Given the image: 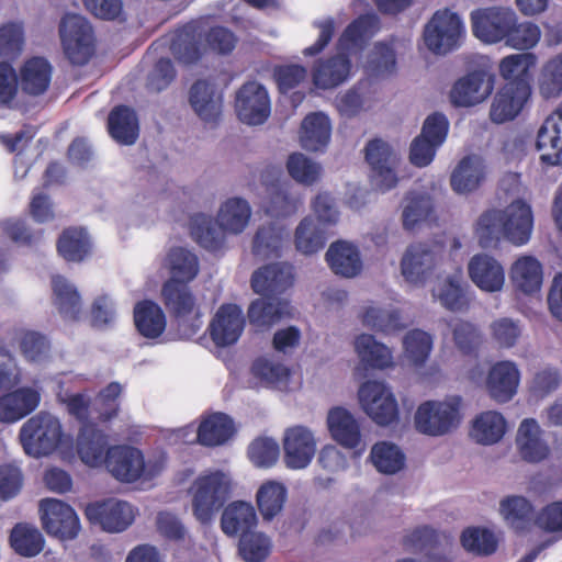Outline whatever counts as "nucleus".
<instances>
[{"label": "nucleus", "instance_id": "nucleus-17", "mask_svg": "<svg viewBox=\"0 0 562 562\" xmlns=\"http://www.w3.org/2000/svg\"><path fill=\"white\" fill-rule=\"evenodd\" d=\"M494 78L484 70H473L459 78L450 90V102L457 108H470L486 100L493 92Z\"/></svg>", "mask_w": 562, "mask_h": 562}, {"label": "nucleus", "instance_id": "nucleus-6", "mask_svg": "<svg viewBox=\"0 0 562 562\" xmlns=\"http://www.w3.org/2000/svg\"><path fill=\"white\" fill-rule=\"evenodd\" d=\"M63 435L59 419L50 413L40 412L24 423L19 437L26 454L40 458L54 452Z\"/></svg>", "mask_w": 562, "mask_h": 562}, {"label": "nucleus", "instance_id": "nucleus-4", "mask_svg": "<svg viewBox=\"0 0 562 562\" xmlns=\"http://www.w3.org/2000/svg\"><path fill=\"white\" fill-rule=\"evenodd\" d=\"M161 302L181 338L194 337L203 325L202 312L190 283L167 279L160 291Z\"/></svg>", "mask_w": 562, "mask_h": 562}, {"label": "nucleus", "instance_id": "nucleus-39", "mask_svg": "<svg viewBox=\"0 0 562 562\" xmlns=\"http://www.w3.org/2000/svg\"><path fill=\"white\" fill-rule=\"evenodd\" d=\"M290 303L286 300L274 297L255 300L248 307L249 323L259 330L270 328L272 325L290 314Z\"/></svg>", "mask_w": 562, "mask_h": 562}, {"label": "nucleus", "instance_id": "nucleus-57", "mask_svg": "<svg viewBox=\"0 0 562 562\" xmlns=\"http://www.w3.org/2000/svg\"><path fill=\"white\" fill-rule=\"evenodd\" d=\"M366 71L370 77H389L396 71V54L389 44L379 42L374 44L366 65Z\"/></svg>", "mask_w": 562, "mask_h": 562}, {"label": "nucleus", "instance_id": "nucleus-3", "mask_svg": "<svg viewBox=\"0 0 562 562\" xmlns=\"http://www.w3.org/2000/svg\"><path fill=\"white\" fill-rule=\"evenodd\" d=\"M250 214L251 210L246 200L232 198L221 206L216 221L203 213L192 215L190 234L201 247L216 251L224 244V232L234 234L243 232L249 222Z\"/></svg>", "mask_w": 562, "mask_h": 562}, {"label": "nucleus", "instance_id": "nucleus-42", "mask_svg": "<svg viewBox=\"0 0 562 562\" xmlns=\"http://www.w3.org/2000/svg\"><path fill=\"white\" fill-rule=\"evenodd\" d=\"M235 434L233 419L225 413H213L204 418L196 432V440L205 447L225 443Z\"/></svg>", "mask_w": 562, "mask_h": 562}, {"label": "nucleus", "instance_id": "nucleus-15", "mask_svg": "<svg viewBox=\"0 0 562 562\" xmlns=\"http://www.w3.org/2000/svg\"><path fill=\"white\" fill-rule=\"evenodd\" d=\"M443 246L438 243H416L408 246L402 261L401 270L405 280L424 283L435 269Z\"/></svg>", "mask_w": 562, "mask_h": 562}, {"label": "nucleus", "instance_id": "nucleus-10", "mask_svg": "<svg viewBox=\"0 0 562 562\" xmlns=\"http://www.w3.org/2000/svg\"><path fill=\"white\" fill-rule=\"evenodd\" d=\"M359 400L364 412L380 426L398 419V405L390 389L379 381H367L359 389Z\"/></svg>", "mask_w": 562, "mask_h": 562}, {"label": "nucleus", "instance_id": "nucleus-64", "mask_svg": "<svg viewBox=\"0 0 562 562\" xmlns=\"http://www.w3.org/2000/svg\"><path fill=\"white\" fill-rule=\"evenodd\" d=\"M286 169L292 179L296 182L312 186L321 176V165L312 161L302 153H293L286 161Z\"/></svg>", "mask_w": 562, "mask_h": 562}, {"label": "nucleus", "instance_id": "nucleus-27", "mask_svg": "<svg viewBox=\"0 0 562 562\" xmlns=\"http://www.w3.org/2000/svg\"><path fill=\"white\" fill-rule=\"evenodd\" d=\"M189 102L196 115L205 123L216 124L222 113V94L207 80L195 81L189 94Z\"/></svg>", "mask_w": 562, "mask_h": 562}, {"label": "nucleus", "instance_id": "nucleus-2", "mask_svg": "<svg viewBox=\"0 0 562 562\" xmlns=\"http://www.w3.org/2000/svg\"><path fill=\"white\" fill-rule=\"evenodd\" d=\"M236 44L237 37L229 29L216 25L205 31L202 23L191 21L175 31L170 50L178 61L193 65L207 49L218 55H228Z\"/></svg>", "mask_w": 562, "mask_h": 562}, {"label": "nucleus", "instance_id": "nucleus-16", "mask_svg": "<svg viewBox=\"0 0 562 562\" xmlns=\"http://www.w3.org/2000/svg\"><path fill=\"white\" fill-rule=\"evenodd\" d=\"M235 109L238 119L248 125L262 124L270 115L267 89L257 81L244 83L236 93Z\"/></svg>", "mask_w": 562, "mask_h": 562}, {"label": "nucleus", "instance_id": "nucleus-48", "mask_svg": "<svg viewBox=\"0 0 562 562\" xmlns=\"http://www.w3.org/2000/svg\"><path fill=\"white\" fill-rule=\"evenodd\" d=\"M499 512L505 521L516 531L526 530L533 518V507L524 496L505 497L501 502Z\"/></svg>", "mask_w": 562, "mask_h": 562}, {"label": "nucleus", "instance_id": "nucleus-54", "mask_svg": "<svg viewBox=\"0 0 562 562\" xmlns=\"http://www.w3.org/2000/svg\"><path fill=\"white\" fill-rule=\"evenodd\" d=\"M370 460L379 472L385 474H394L405 464V456L401 449L386 441L376 442L372 447Z\"/></svg>", "mask_w": 562, "mask_h": 562}, {"label": "nucleus", "instance_id": "nucleus-33", "mask_svg": "<svg viewBox=\"0 0 562 562\" xmlns=\"http://www.w3.org/2000/svg\"><path fill=\"white\" fill-rule=\"evenodd\" d=\"M326 261L335 274L345 278H353L362 270L358 247L346 240H337L329 246Z\"/></svg>", "mask_w": 562, "mask_h": 562}, {"label": "nucleus", "instance_id": "nucleus-45", "mask_svg": "<svg viewBox=\"0 0 562 562\" xmlns=\"http://www.w3.org/2000/svg\"><path fill=\"white\" fill-rule=\"evenodd\" d=\"M53 300L64 318L78 321L82 311L81 297L77 289L63 276L52 280Z\"/></svg>", "mask_w": 562, "mask_h": 562}, {"label": "nucleus", "instance_id": "nucleus-28", "mask_svg": "<svg viewBox=\"0 0 562 562\" xmlns=\"http://www.w3.org/2000/svg\"><path fill=\"white\" fill-rule=\"evenodd\" d=\"M106 435L97 425H83L77 436V452L89 467H101L106 462L109 450Z\"/></svg>", "mask_w": 562, "mask_h": 562}, {"label": "nucleus", "instance_id": "nucleus-26", "mask_svg": "<svg viewBox=\"0 0 562 562\" xmlns=\"http://www.w3.org/2000/svg\"><path fill=\"white\" fill-rule=\"evenodd\" d=\"M473 283L485 292L501 291L505 283L503 266L487 254L474 255L468 266Z\"/></svg>", "mask_w": 562, "mask_h": 562}, {"label": "nucleus", "instance_id": "nucleus-24", "mask_svg": "<svg viewBox=\"0 0 562 562\" xmlns=\"http://www.w3.org/2000/svg\"><path fill=\"white\" fill-rule=\"evenodd\" d=\"M284 462L290 469L307 467L316 450L313 434L303 426H295L285 431L283 439Z\"/></svg>", "mask_w": 562, "mask_h": 562}, {"label": "nucleus", "instance_id": "nucleus-11", "mask_svg": "<svg viewBox=\"0 0 562 562\" xmlns=\"http://www.w3.org/2000/svg\"><path fill=\"white\" fill-rule=\"evenodd\" d=\"M513 14L504 7L475 9L470 14L472 33L485 44L504 43Z\"/></svg>", "mask_w": 562, "mask_h": 562}, {"label": "nucleus", "instance_id": "nucleus-35", "mask_svg": "<svg viewBox=\"0 0 562 562\" xmlns=\"http://www.w3.org/2000/svg\"><path fill=\"white\" fill-rule=\"evenodd\" d=\"M257 514L255 507L246 502L231 503L221 517L222 531L229 537H241L257 527Z\"/></svg>", "mask_w": 562, "mask_h": 562}, {"label": "nucleus", "instance_id": "nucleus-14", "mask_svg": "<svg viewBox=\"0 0 562 562\" xmlns=\"http://www.w3.org/2000/svg\"><path fill=\"white\" fill-rule=\"evenodd\" d=\"M531 95L530 82L506 81L493 98L490 119L502 124L517 117Z\"/></svg>", "mask_w": 562, "mask_h": 562}, {"label": "nucleus", "instance_id": "nucleus-7", "mask_svg": "<svg viewBox=\"0 0 562 562\" xmlns=\"http://www.w3.org/2000/svg\"><path fill=\"white\" fill-rule=\"evenodd\" d=\"M59 35L65 55L72 65H86L94 54L93 29L79 14L66 13L59 23Z\"/></svg>", "mask_w": 562, "mask_h": 562}, {"label": "nucleus", "instance_id": "nucleus-62", "mask_svg": "<svg viewBox=\"0 0 562 562\" xmlns=\"http://www.w3.org/2000/svg\"><path fill=\"white\" fill-rule=\"evenodd\" d=\"M363 325L381 333H393L404 328L397 311H387L369 306L364 310L361 316Z\"/></svg>", "mask_w": 562, "mask_h": 562}, {"label": "nucleus", "instance_id": "nucleus-37", "mask_svg": "<svg viewBox=\"0 0 562 562\" xmlns=\"http://www.w3.org/2000/svg\"><path fill=\"white\" fill-rule=\"evenodd\" d=\"M327 425L334 440L342 447L356 449L360 445V426L346 408H331L327 416Z\"/></svg>", "mask_w": 562, "mask_h": 562}, {"label": "nucleus", "instance_id": "nucleus-29", "mask_svg": "<svg viewBox=\"0 0 562 562\" xmlns=\"http://www.w3.org/2000/svg\"><path fill=\"white\" fill-rule=\"evenodd\" d=\"M380 29L375 14H361L352 20L344 30L337 42V49L349 53L362 49Z\"/></svg>", "mask_w": 562, "mask_h": 562}, {"label": "nucleus", "instance_id": "nucleus-21", "mask_svg": "<svg viewBox=\"0 0 562 562\" xmlns=\"http://www.w3.org/2000/svg\"><path fill=\"white\" fill-rule=\"evenodd\" d=\"M293 267L285 262H274L257 269L251 276L254 292L268 299L278 297L293 285Z\"/></svg>", "mask_w": 562, "mask_h": 562}, {"label": "nucleus", "instance_id": "nucleus-18", "mask_svg": "<svg viewBox=\"0 0 562 562\" xmlns=\"http://www.w3.org/2000/svg\"><path fill=\"white\" fill-rule=\"evenodd\" d=\"M87 519L93 525H100L108 532L125 530L135 518L133 507L124 501L106 499L87 505Z\"/></svg>", "mask_w": 562, "mask_h": 562}, {"label": "nucleus", "instance_id": "nucleus-51", "mask_svg": "<svg viewBox=\"0 0 562 562\" xmlns=\"http://www.w3.org/2000/svg\"><path fill=\"white\" fill-rule=\"evenodd\" d=\"M355 348L361 362L368 367L384 369L392 363L390 349L378 342L372 335H359L355 340Z\"/></svg>", "mask_w": 562, "mask_h": 562}, {"label": "nucleus", "instance_id": "nucleus-44", "mask_svg": "<svg viewBox=\"0 0 562 562\" xmlns=\"http://www.w3.org/2000/svg\"><path fill=\"white\" fill-rule=\"evenodd\" d=\"M328 237L329 232L325 225L310 215L297 225L294 233V245L301 254L313 255L326 246Z\"/></svg>", "mask_w": 562, "mask_h": 562}, {"label": "nucleus", "instance_id": "nucleus-12", "mask_svg": "<svg viewBox=\"0 0 562 562\" xmlns=\"http://www.w3.org/2000/svg\"><path fill=\"white\" fill-rule=\"evenodd\" d=\"M364 158L372 171V179L381 191L396 187L398 178L395 172L398 157L393 148L381 138L371 139L364 148Z\"/></svg>", "mask_w": 562, "mask_h": 562}, {"label": "nucleus", "instance_id": "nucleus-60", "mask_svg": "<svg viewBox=\"0 0 562 562\" xmlns=\"http://www.w3.org/2000/svg\"><path fill=\"white\" fill-rule=\"evenodd\" d=\"M24 45V29L21 22H7L0 26V58L13 61L22 53Z\"/></svg>", "mask_w": 562, "mask_h": 562}, {"label": "nucleus", "instance_id": "nucleus-56", "mask_svg": "<svg viewBox=\"0 0 562 562\" xmlns=\"http://www.w3.org/2000/svg\"><path fill=\"white\" fill-rule=\"evenodd\" d=\"M538 87L544 99L558 98L562 93V53L548 59L541 67Z\"/></svg>", "mask_w": 562, "mask_h": 562}, {"label": "nucleus", "instance_id": "nucleus-50", "mask_svg": "<svg viewBox=\"0 0 562 562\" xmlns=\"http://www.w3.org/2000/svg\"><path fill=\"white\" fill-rule=\"evenodd\" d=\"M462 548L477 557H488L496 552L498 540L495 533L485 527H467L460 536Z\"/></svg>", "mask_w": 562, "mask_h": 562}, {"label": "nucleus", "instance_id": "nucleus-8", "mask_svg": "<svg viewBox=\"0 0 562 562\" xmlns=\"http://www.w3.org/2000/svg\"><path fill=\"white\" fill-rule=\"evenodd\" d=\"M460 406V396L443 402L427 401L420 404L415 413V427L425 435H446L458 427L461 419Z\"/></svg>", "mask_w": 562, "mask_h": 562}, {"label": "nucleus", "instance_id": "nucleus-38", "mask_svg": "<svg viewBox=\"0 0 562 562\" xmlns=\"http://www.w3.org/2000/svg\"><path fill=\"white\" fill-rule=\"evenodd\" d=\"M56 248L67 262H81L91 254L92 241L86 228L70 226L59 235Z\"/></svg>", "mask_w": 562, "mask_h": 562}, {"label": "nucleus", "instance_id": "nucleus-22", "mask_svg": "<svg viewBox=\"0 0 562 562\" xmlns=\"http://www.w3.org/2000/svg\"><path fill=\"white\" fill-rule=\"evenodd\" d=\"M540 160L548 166L562 164V103L544 120L537 134Z\"/></svg>", "mask_w": 562, "mask_h": 562}, {"label": "nucleus", "instance_id": "nucleus-34", "mask_svg": "<svg viewBox=\"0 0 562 562\" xmlns=\"http://www.w3.org/2000/svg\"><path fill=\"white\" fill-rule=\"evenodd\" d=\"M542 430L533 418H526L521 422L516 442L521 458L528 462H540L550 452L549 446L541 438Z\"/></svg>", "mask_w": 562, "mask_h": 562}, {"label": "nucleus", "instance_id": "nucleus-25", "mask_svg": "<svg viewBox=\"0 0 562 562\" xmlns=\"http://www.w3.org/2000/svg\"><path fill=\"white\" fill-rule=\"evenodd\" d=\"M520 373L512 361L496 362L488 372L486 389L493 400L498 403L510 401L517 393Z\"/></svg>", "mask_w": 562, "mask_h": 562}, {"label": "nucleus", "instance_id": "nucleus-53", "mask_svg": "<svg viewBox=\"0 0 562 562\" xmlns=\"http://www.w3.org/2000/svg\"><path fill=\"white\" fill-rule=\"evenodd\" d=\"M257 505L265 520H271L283 508L286 499V488L274 481L263 483L256 495Z\"/></svg>", "mask_w": 562, "mask_h": 562}, {"label": "nucleus", "instance_id": "nucleus-49", "mask_svg": "<svg viewBox=\"0 0 562 562\" xmlns=\"http://www.w3.org/2000/svg\"><path fill=\"white\" fill-rule=\"evenodd\" d=\"M10 544L18 554L31 558L43 550L44 538L36 527L19 522L11 530Z\"/></svg>", "mask_w": 562, "mask_h": 562}, {"label": "nucleus", "instance_id": "nucleus-36", "mask_svg": "<svg viewBox=\"0 0 562 562\" xmlns=\"http://www.w3.org/2000/svg\"><path fill=\"white\" fill-rule=\"evenodd\" d=\"M108 132L121 145L135 144L139 135V124L135 111L123 104L114 106L108 116Z\"/></svg>", "mask_w": 562, "mask_h": 562}, {"label": "nucleus", "instance_id": "nucleus-41", "mask_svg": "<svg viewBox=\"0 0 562 562\" xmlns=\"http://www.w3.org/2000/svg\"><path fill=\"white\" fill-rule=\"evenodd\" d=\"M134 323L145 338L155 339L162 335L167 319L162 308L151 300H143L134 306Z\"/></svg>", "mask_w": 562, "mask_h": 562}, {"label": "nucleus", "instance_id": "nucleus-31", "mask_svg": "<svg viewBox=\"0 0 562 562\" xmlns=\"http://www.w3.org/2000/svg\"><path fill=\"white\" fill-rule=\"evenodd\" d=\"M40 393L31 387H20L0 397V422H18L36 409Z\"/></svg>", "mask_w": 562, "mask_h": 562}, {"label": "nucleus", "instance_id": "nucleus-30", "mask_svg": "<svg viewBox=\"0 0 562 562\" xmlns=\"http://www.w3.org/2000/svg\"><path fill=\"white\" fill-rule=\"evenodd\" d=\"M53 67L44 57H31L20 68V86L24 93L33 97L44 94L52 81Z\"/></svg>", "mask_w": 562, "mask_h": 562}, {"label": "nucleus", "instance_id": "nucleus-19", "mask_svg": "<svg viewBox=\"0 0 562 562\" xmlns=\"http://www.w3.org/2000/svg\"><path fill=\"white\" fill-rule=\"evenodd\" d=\"M106 470L120 482L133 483L139 480L145 471V459L135 447L112 446L106 452Z\"/></svg>", "mask_w": 562, "mask_h": 562}, {"label": "nucleus", "instance_id": "nucleus-13", "mask_svg": "<svg viewBox=\"0 0 562 562\" xmlns=\"http://www.w3.org/2000/svg\"><path fill=\"white\" fill-rule=\"evenodd\" d=\"M43 527L48 535L61 540H71L80 530V521L75 509L67 503L45 498L40 503Z\"/></svg>", "mask_w": 562, "mask_h": 562}, {"label": "nucleus", "instance_id": "nucleus-40", "mask_svg": "<svg viewBox=\"0 0 562 562\" xmlns=\"http://www.w3.org/2000/svg\"><path fill=\"white\" fill-rule=\"evenodd\" d=\"M485 179V167L476 156L463 157L450 177V186L457 193H470L480 188Z\"/></svg>", "mask_w": 562, "mask_h": 562}, {"label": "nucleus", "instance_id": "nucleus-61", "mask_svg": "<svg viewBox=\"0 0 562 562\" xmlns=\"http://www.w3.org/2000/svg\"><path fill=\"white\" fill-rule=\"evenodd\" d=\"M452 327V338L457 349L464 356L476 357L482 345V335L479 328L467 321L459 319Z\"/></svg>", "mask_w": 562, "mask_h": 562}, {"label": "nucleus", "instance_id": "nucleus-59", "mask_svg": "<svg viewBox=\"0 0 562 562\" xmlns=\"http://www.w3.org/2000/svg\"><path fill=\"white\" fill-rule=\"evenodd\" d=\"M537 56L533 53L512 54L499 63V74L507 81L524 80L529 82L530 69L536 66Z\"/></svg>", "mask_w": 562, "mask_h": 562}, {"label": "nucleus", "instance_id": "nucleus-55", "mask_svg": "<svg viewBox=\"0 0 562 562\" xmlns=\"http://www.w3.org/2000/svg\"><path fill=\"white\" fill-rule=\"evenodd\" d=\"M271 540L255 529L239 537L238 554L246 562H263L270 554Z\"/></svg>", "mask_w": 562, "mask_h": 562}, {"label": "nucleus", "instance_id": "nucleus-5", "mask_svg": "<svg viewBox=\"0 0 562 562\" xmlns=\"http://www.w3.org/2000/svg\"><path fill=\"white\" fill-rule=\"evenodd\" d=\"M192 512L198 521L209 524L231 494V481L221 471L198 476L191 488Z\"/></svg>", "mask_w": 562, "mask_h": 562}, {"label": "nucleus", "instance_id": "nucleus-47", "mask_svg": "<svg viewBox=\"0 0 562 562\" xmlns=\"http://www.w3.org/2000/svg\"><path fill=\"white\" fill-rule=\"evenodd\" d=\"M506 432V420L501 413L488 411L480 414L473 422L471 436L482 445L499 441Z\"/></svg>", "mask_w": 562, "mask_h": 562}, {"label": "nucleus", "instance_id": "nucleus-63", "mask_svg": "<svg viewBox=\"0 0 562 562\" xmlns=\"http://www.w3.org/2000/svg\"><path fill=\"white\" fill-rule=\"evenodd\" d=\"M434 296L440 301L443 307L451 312L465 311L470 305L464 288L458 280L451 277L443 281L438 291H434Z\"/></svg>", "mask_w": 562, "mask_h": 562}, {"label": "nucleus", "instance_id": "nucleus-23", "mask_svg": "<svg viewBox=\"0 0 562 562\" xmlns=\"http://www.w3.org/2000/svg\"><path fill=\"white\" fill-rule=\"evenodd\" d=\"M351 68L349 56L341 50L326 58H318L312 68L313 85L322 90L335 89L350 77Z\"/></svg>", "mask_w": 562, "mask_h": 562}, {"label": "nucleus", "instance_id": "nucleus-20", "mask_svg": "<svg viewBox=\"0 0 562 562\" xmlns=\"http://www.w3.org/2000/svg\"><path fill=\"white\" fill-rule=\"evenodd\" d=\"M245 327V317L237 304L225 303L216 311L209 325L212 341L217 347L234 345L241 336Z\"/></svg>", "mask_w": 562, "mask_h": 562}, {"label": "nucleus", "instance_id": "nucleus-1", "mask_svg": "<svg viewBox=\"0 0 562 562\" xmlns=\"http://www.w3.org/2000/svg\"><path fill=\"white\" fill-rule=\"evenodd\" d=\"M533 226L531 205L524 199H515L504 209L483 211L473 225V233L483 249H497L504 240L519 247L529 243Z\"/></svg>", "mask_w": 562, "mask_h": 562}, {"label": "nucleus", "instance_id": "nucleus-58", "mask_svg": "<svg viewBox=\"0 0 562 562\" xmlns=\"http://www.w3.org/2000/svg\"><path fill=\"white\" fill-rule=\"evenodd\" d=\"M282 232L272 225L261 226L252 239V254L262 260L279 258L282 248Z\"/></svg>", "mask_w": 562, "mask_h": 562}, {"label": "nucleus", "instance_id": "nucleus-43", "mask_svg": "<svg viewBox=\"0 0 562 562\" xmlns=\"http://www.w3.org/2000/svg\"><path fill=\"white\" fill-rule=\"evenodd\" d=\"M330 121L322 112L305 116L301 125L300 142L304 149L310 151L323 150L330 139Z\"/></svg>", "mask_w": 562, "mask_h": 562}, {"label": "nucleus", "instance_id": "nucleus-52", "mask_svg": "<svg viewBox=\"0 0 562 562\" xmlns=\"http://www.w3.org/2000/svg\"><path fill=\"white\" fill-rule=\"evenodd\" d=\"M509 24L504 41L506 46L518 50H528L535 47L540 41V27L533 22H519L515 11Z\"/></svg>", "mask_w": 562, "mask_h": 562}, {"label": "nucleus", "instance_id": "nucleus-9", "mask_svg": "<svg viewBox=\"0 0 562 562\" xmlns=\"http://www.w3.org/2000/svg\"><path fill=\"white\" fill-rule=\"evenodd\" d=\"M464 34V26L458 13L449 9L434 13L424 29L427 48L437 55H445L458 48Z\"/></svg>", "mask_w": 562, "mask_h": 562}, {"label": "nucleus", "instance_id": "nucleus-32", "mask_svg": "<svg viewBox=\"0 0 562 562\" xmlns=\"http://www.w3.org/2000/svg\"><path fill=\"white\" fill-rule=\"evenodd\" d=\"M509 278L513 286L525 294H533L541 289L543 268L541 262L531 255L518 257L512 265Z\"/></svg>", "mask_w": 562, "mask_h": 562}, {"label": "nucleus", "instance_id": "nucleus-46", "mask_svg": "<svg viewBox=\"0 0 562 562\" xmlns=\"http://www.w3.org/2000/svg\"><path fill=\"white\" fill-rule=\"evenodd\" d=\"M166 268L170 277L168 279L191 283L199 273V259L190 250L183 247H173L166 257Z\"/></svg>", "mask_w": 562, "mask_h": 562}]
</instances>
